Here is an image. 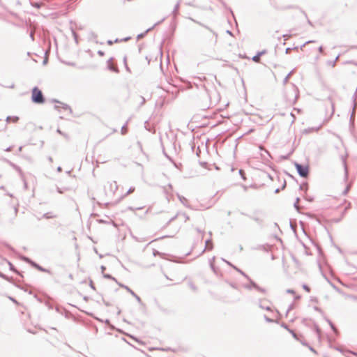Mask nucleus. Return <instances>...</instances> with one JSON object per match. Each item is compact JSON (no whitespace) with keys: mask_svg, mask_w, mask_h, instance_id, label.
I'll list each match as a JSON object with an SVG mask.
<instances>
[{"mask_svg":"<svg viewBox=\"0 0 357 357\" xmlns=\"http://www.w3.org/2000/svg\"><path fill=\"white\" fill-rule=\"evenodd\" d=\"M31 100L37 104H43L45 102L42 91L38 88L34 87L31 92Z\"/></svg>","mask_w":357,"mask_h":357,"instance_id":"1","label":"nucleus"},{"mask_svg":"<svg viewBox=\"0 0 357 357\" xmlns=\"http://www.w3.org/2000/svg\"><path fill=\"white\" fill-rule=\"evenodd\" d=\"M295 167L298 174L303 177H307L309 173V167L307 165H302L300 164H295Z\"/></svg>","mask_w":357,"mask_h":357,"instance_id":"2","label":"nucleus"},{"mask_svg":"<svg viewBox=\"0 0 357 357\" xmlns=\"http://www.w3.org/2000/svg\"><path fill=\"white\" fill-rule=\"evenodd\" d=\"M107 67L109 70H112V71H114V72H118V68H117V66L114 63L113 59H109L108 61H107Z\"/></svg>","mask_w":357,"mask_h":357,"instance_id":"3","label":"nucleus"},{"mask_svg":"<svg viewBox=\"0 0 357 357\" xmlns=\"http://www.w3.org/2000/svg\"><path fill=\"white\" fill-rule=\"evenodd\" d=\"M19 121V117L17 116H8L6 118V122L8 123H17V121Z\"/></svg>","mask_w":357,"mask_h":357,"instance_id":"4","label":"nucleus"},{"mask_svg":"<svg viewBox=\"0 0 357 357\" xmlns=\"http://www.w3.org/2000/svg\"><path fill=\"white\" fill-rule=\"evenodd\" d=\"M265 51L258 52L257 55L252 57V61L256 63H259L261 56L265 54Z\"/></svg>","mask_w":357,"mask_h":357,"instance_id":"5","label":"nucleus"},{"mask_svg":"<svg viewBox=\"0 0 357 357\" xmlns=\"http://www.w3.org/2000/svg\"><path fill=\"white\" fill-rule=\"evenodd\" d=\"M55 109L60 111V109H63L64 111L68 112L70 109L67 106H55Z\"/></svg>","mask_w":357,"mask_h":357,"instance_id":"6","label":"nucleus"},{"mask_svg":"<svg viewBox=\"0 0 357 357\" xmlns=\"http://www.w3.org/2000/svg\"><path fill=\"white\" fill-rule=\"evenodd\" d=\"M289 331V330L286 327H281L279 330V333L280 335H284Z\"/></svg>","mask_w":357,"mask_h":357,"instance_id":"7","label":"nucleus"},{"mask_svg":"<svg viewBox=\"0 0 357 357\" xmlns=\"http://www.w3.org/2000/svg\"><path fill=\"white\" fill-rule=\"evenodd\" d=\"M343 202L344 205V210H347L348 208H349L351 206V204L347 202L345 199H344Z\"/></svg>","mask_w":357,"mask_h":357,"instance_id":"8","label":"nucleus"},{"mask_svg":"<svg viewBox=\"0 0 357 357\" xmlns=\"http://www.w3.org/2000/svg\"><path fill=\"white\" fill-rule=\"evenodd\" d=\"M128 132V127L127 126H124L121 128V134L126 135Z\"/></svg>","mask_w":357,"mask_h":357,"instance_id":"9","label":"nucleus"},{"mask_svg":"<svg viewBox=\"0 0 357 357\" xmlns=\"http://www.w3.org/2000/svg\"><path fill=\"white\" fill-rule=\"evenodd\" d=\"M350 189V185H347L345 190L343 191V194H347Z\"/></svg>","mask_w":357,"mask_h":357,"instance_id":"10","label":"nucleus"},{"mask_svg":"<svg viewBox=\"0 0 357 357\" xmlns=\"http://www.w3.org/2000/svg\"><path fill=\"white\" fill-rule=\"evenodd\" d=\"M303 289H304L307 292H310V287H309L307 285L304 284V285L303 286Z\"/></svg>","mask_w":357,"mask_h":357,"instance_id":"11","label":"nucleus"},{"mask_svg":"<svg viewBox=\"0 0 357 357\" xmlns=\"http://www.w3.org/2000/svg\"><path fill=\"white\" fill-rule=\"evenodd\" d=\"M90 286H91L93 289H95L94 284H93V281H91V280L90 281Z\"/></svg>","mask_w":357,"mask_h":357,"instance_id":"12","label":"nucleus"},{"mask_svg":"<svg viewBox=\"0 0 357 357\" xmlns=\"http://www.w3.org/2000/svg\"><path fill=\"white\" fill-rule=\"evenodd\" d=\"M287 291H288L289 293H291V294H294V291L293 290H288Z\"/></svg>","mask_w":357,"mask_h":357,"instance_id":"13","label":"nucleus"}]
</instances>
